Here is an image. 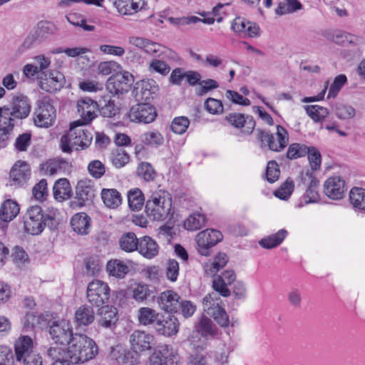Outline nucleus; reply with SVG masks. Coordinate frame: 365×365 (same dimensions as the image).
I'll list each match as a JSON object with an SVG mask.
<instances>
[{
    "instance_id": "nucleus-49",
    "label": "nucleus",
    "mask_w": 365,
    "mask_h": 365,
    "mask_svg": "<svg viewBox=\"0 0 365 365\" xmlns=\"http://www.w3.org/2000/svg\"><path fill=\"white\" fill-rule=\"evenodd\" d=\"M307 115L314 122H322L329 115V112L327 108L318 105H311L304 107Z\"/></svg>"
},
{
    "instance_id": "nucleus-39",
    "label": "nucleus",
    "mask_w": 365,
    "mask_h": 365,
    "mask_svg": "<svg viewBox=\"0 0 365 365\" xmlns=\"http://www.w3.org/2000/svg\"><path fill=\"white\" fill-rule=\"evenodd\" d=\"M228 262V257L225 253H219L212 262L204 265L205 272L208 276H214L220 269L223 268Z\"/></svg>"
},
{
    "instance_id": "nucleus-7",
    "label": "nucleus",
    "mask_w": 365,
    "mask_h": 365,
    "mask_svg": "<svg viewBox=\"0 0 365 365\" xmlns=\"http://www.w3.org/2000/svg\"><path fill=\"white\" fill-rule=\"evenodd\" d=\"M47 219L52 220L48 216L45 217L41 207L38 205L31 206L24 215V227L26 232L37 235L44 230Z\"/></svg>"
},
{
    "instance_id": "nucleus-54",
    "label": "nucleus",
    "mask_w": 365,
    "mask_h": 365,
    "mask_svg": "<svg viewBox=\"0 0 365 365\" xmlns=\"http://www.w3.org/2000/svg\"><path fill=\"white\" fill-rule=\"evenodd\" d=\"M309 148L304 144L292 143L288 148L287 157L290 160L304 157L309 153Z\"/></svg>"
},
{
    "instance_id": "nucleus-3",
    "label": "nucleus",
    "mask_w": 365,
    "mask_h": 365,
    "mask_svg": "<svg viewBox=\"0 0 365 365\" xmlns=\"http://www.w3.org/2000/svg\"><path fill=\"white\" fill-rule=\"evenodd\" d=\"M83 125L71 123L70 130L61 138V148L63 153H71L73 149L76 150L87 148L91 143L93 136Z\"/></svg>"
},
{
    "instance_id": "nucleus-34",
    "label": "nucleus",
    "mask_w": 365,
    "mask_h": 365,
    "mask_svg": "<svg viewBox=\"0 0 365 365\" xmlns=\"http://www.w3.org/2000/svg\"><path fill=\"white\" fill-rule=\"evenodd\" d=\"M31 175V170L27 163L19 162L16 163L10 171V178L18 185L25 182Z\"/></svg>"
},
{
    "instance_id": "nucleus-48",
    "label": "nucleus",
    "mask_w": 365,
    "mask_h": 365,
    "mask_svg": "<svg viewBox=\"0 0 365 365\" xmlns=\"http://www.w3.org/2000/svg\"><path fill=\"white\" fill-rule=\"evenodd\" d=\"M110 159L113 166L121 168L129 163L130 155L123 148H118L111 152Z\"/></svg>"
},
{
    "instance_id": "nucleus-12",
    "label": "nucleus",
    "mask_w": 365,
    "mask_h": 365,
    "mask_svg": "<svg viewBox=\"0 0 365 365\" xmlns=\"http://www.w3.org/2000/svg\"><path fill=\"white\" fill-rule=\"evenodd\" d=\"M77 110L80 119L73 121V124L88 125L96 118L98 104L90 98H82L77 101Z\"/></svg>"
},
{
    "instance_id": "nucleus-6",
    "label": "nucleus",
    "mask_w": 365,
    "mask_h": 365,
    "mask_svg": "<svg viewBox=\"0 0 365 365\" xmlns=\"http://www.w3.org/2000/svg\"><path fill=\"white\" fill-rule=\"evenodd\" d=\"M202 303L204 312L213 317L220 327L228 326L229 317L225 309L220 305L222 300L217 293L212 292L207 294L204 297Z\"/></svg>"
},
{
    "instance_id": "nucleus-15",
    "label": "nucleus",
    "mask_w": 365,
    "mask_h": 365,
    "mask_svg": "<svg viewBox=\"0 0 365 365\" xmlns=\"http://www.w3.org/2000/svg\"><path fill=\"white\" fill-rule=\"evenodd\" d=\"M157 116L155 108L148 103H138L133 106L128 114L132 122L150 123Z\"/></svg>"
},
{
    "instance_id": "nucleus-20",
    "label": "nucleus",
    "mask_w": 365,
    "mask_h": 365,
    "mask_svg": "<svg viewBox=\"0 0 365 365\" xmlns=\"http://www.w3.org/2000/svg\"><path fill=\"white\" fill-rule=\"evenodd\" d=\"M179 294L173 290H166L161 292L157 297V302L160 309L165 312H177L180 309Z\"/></svg>"
},
{
    "instance_id": "nucleus-30",
    "label": "nucleus",
    "mask_w": 365,
    "mask_h": 365,
    "mask_svg": "<svg viewBox=\"0 0 365 365\" xmlns=\"http://www.w3.org/2000/svg\"><path fill=\"white\" fill-rule=\"evenodd\" d=\"M138 251L145 258L152 259L158 255L159 247L150 237L144 236L139 239Z\"/></svg>"
},
{
    "instance_id": "nucleus-9",
    "label": "nucleus",
    "mask_w": 365,
    "mask_h": 365,
    "mask_svg": "<svg viewBox=\"0 0 365 365\" xmlns=\"http://www.w3.org/2000/svg\"><path fill=\"white\" fill-rule=\"evenodd\" d=\"M222 240V233L214 229L200 232L196 236L197 250L203 256L210 254V249Z\"/></svg>"
},
{
    "instance_id": "nucleus-31",
    "label": "nucleus",
    "mask_w": 365,
    "mask_h": 365,
    "mask_svg": "<svg viewBox=\"0 0 365 365\" xmlns=\"http://www.w3.org/2000/svg\"><path fill=\"white\" fill-rule=\"evenodd\" d=\"M70 167V163L62 158H54L41 165V170L44 175H54L65 171Z\"/></svg>"
},
{
    "instance_id": "nucleus-2",
    "label": "nucleus",
    "mask_w": 365,
    "mask_h": 365,
    "mask_svg": "<svg viewBox=\"0 0 365 365\" xmlns=\"http://www.w3.org/2000/svg\"><path fill=\"white\" fill-rule=\"evenodd\" d=\"M172 200L163 190L153 192L145 203V212L149 217L156 221H164L171 215Z\"/></svg>"
},
{
    "instance_id": "nucleus-51",
    "label": "nucleus",
    "mask_w": 365,
    "mask_h": 365,
    "mask_svg": "<svg viewBox=\"0 0 365 365\" xmlns=\"http://www.w3.org/2000/svg\"><path fill=\"white\" fill-rule=\"evenodd\" d=\"M331 40L338 44H357L361 38L356 36L342 31H337L332 34Z\"/></svg>"
},
{
    "instance_id": "nucleus-5",
    "label": "nucleus",
    "mask_w": 365,
    "mask_h": 365,
    "mask_svg": "<svg viewBox=\"0 0 365 365\" xmlns=\"http://www.w3.org/2000/svg\"><path fill=\"white\" fill-rule=\"evenodd\" d=\"M202 303L204 312L213 317L220 327L228 326L229 317L225 309L220 305L222 300L217 293L212 292L207 294L204 297Z\"/></svg>"
},
{
    "instance_id": "nucleus-25",
    "label": "nucleus",
    "mask_w": 365,
    "mask_h": 365,
    "mask_svg": "<svg viewBox=\"0 0 365 365\" xmlns=\"http://www.w3.org/2000/svg\"><path fill=\"white\" fill-rule=\"evenodd\" d=\"M345 190V182L339 176L331 177L324 182V192L330 199H341Z\"/></svg>"
},
{
    "instance_id": "nucleus-63",
    "label": "nucleus",
    "mask_w": 365,
    "mask_h": 365,
    "mask_svg": "<svg viewBox=\"0 0 365 365\" xmlns=\"http://www.w3.org/2000/svg\"><path fill=\"white\" fill-rule=\"evenodd\" d=\"M346 82V77L345 75L341 74L337 76L332 84L330 86L327 98H335L339 93L342 86Z\"/></svg>"
},
{
    "instance_id": "nucleus-64",
    "label": "nucleus",
    "mask_w": 365,
    "mask_h": 365,
    "mask_svg": "<svg viewBox=\"0 0 365 365\" xmlns=\"http://www.w3.org/2000/svg\"><path fill=\"white\" fill-rule=\"evenodd\" d=\"M205 108L211 114L219 115L223 113L222 101L213 98H208L205 101Z\"/></svg>"
},
{
    "instance_id": "nucleus-38",
    "label": "nucleus",
    "mask_w": 365,
    "mask_h": 365,
    "mask_svg": "<svg viewBox=\"0 0 365 365\" xmlns=\"http://www.w3.org/2000/svg\"><path fill=\"white\" fill-rule=\"evenodd\" d=\"M19 205L11 200L4 201L0 208V219L4 222H9L16 217L19 212Z\"/></svg>"
},
{
    "instance_id": "nucleus-19",
    "label": "nucleus",
    "mask_w": 365,
    "mask_h": 365,
    "mask_svg": "<svg viewBox=\"0 0 365 365\" xmlns=\"http://www.w3.org/2000/svg\"><path fill=\"white\" fill-rule=\"evenodd\" d=\"M178 319L173 315H168L164 317L161 314L158 319L154 328L160 335L172 336L177 334L179 330Z\"/></svg>"
},
{
    "instance_id": "nucleus-16",
    "label": "nucleus",
    "mask_w": 365,
    "mask_h": 365,
    "mask_svg": "<svg viewBox=\"0 0 365 365\" xmlns=\"http://www.w3.org/2000/svg\"><path fill=\"white\" fill-rule=\"evenodd\" d=\"M225 120L232 127L240 130L244 135L251 134L255 127V121L251 115H245L240 113H230Z\"/></svg>"
},
{
    "instance_id": "nucleus-50",
    "label": "nucleus",
    "mask_w": 365,
    "mask_h": 365,
    "mask_svg": "<svg viewBox=\"0 0 365 365\" xmlns=\"http://www.w3.org/2000/svg\"><path fill=\"white\" fill-rule=\"evenodd\" d=\"M206 218L205 215L199 213H193L190 215L185 221L184 227L190 231H195L200 230L205 225Z\"/></svg>"
},
{
    "instance_id": "nucleus-32",
    "label": "nucleus",
    "mask_w": 365,
    "mask_h": 365,
    "mask_svg": "<svg viewBox=\"0 0 365 365\" xmlns=\"http://www.w3.org/2000/svg\"><path fill=\"white\" fill-rule=\"evenodd\" d=\"M115 5L118 12L123 15H132L145 6L144 0H116Z\"/></svg>"
},
{
    "instance_id": "nucleus-59",
    "label": "nucleus",
    "mask_w": 365,
    "mask_h": 365,
    "mask_svg": "<svg viewBox=\"0 0 365 365\" xmlns=\"http://www.w3.org/2000/svg\"><path fill=\"white\" fill-rule=\"evenodd\" d=\"M217 88H219V83L217 81L211 78L203 80L200 82L196 93L197 96H202Z\"/></svg>"
},
{
    "instance_id": "nucleus-4",
    "label": "nucleus",
    "mask_w": 365,
    "mask_h": 365,
    "mask_svg": "<svg viewBox=\"0 0 365 365\" xmlns=\"http://www.w3.org/2000/svg\"><path fill=\"white\" fill-rule=\"evenodd\" d=\"M319 181L312 173H309V172H302L300 173L297 187L305 189V192L298 205L299 207H302L310 203H317L319 201Z\"/></svg>"
},
{
    "instance_id": "nucleus-8",
    "label": "nucleus",
    "mask_w": 365,
    "mask_h": 365,
    "mask_svg": "<svg viewBox=\"0 0 365 365\" xmlns=\"http://www.w3.org/2000/svg\"><path fill=\"white\" fill-rule=\"evenodd\" d=\"M56 119V110L51 99L43 97L38 101V107L34 113V124L39 128H49Z\"/></svg>"
},
{
    "instance_id": "nucleus-55",
    "label": "nucleus",
    "mask_w": 365,
    "mask_h": 365,
    "mask_svg": "<svg viewBox=\"0 0 365 365\" xmlns=\"http://www.w3.org/2000/svg\"><path fill=\"white\" fill-rule=\"evenodd\" d=\"M143 142L150 146L158 147L164 143V138L158 130L145 133L143 135Z\"/></svg>"
},
{
    "instance_id": "nucleus-44",
    "label": "nucleus",
    "mask_w": 365,
    "mask_h": 365,
    "mask_svg": "<svg viewBox=\"0 0 365 365\" xmlns=\"http://www.w3.org/2000/svg\"><path fill=\"white\" fill-rule=\"evenodd\" d=\"M287 235V230L282 229L277 233L271 235L259 241V245L266 249L274 248L280 245Z\"/></svg>"
},
{
    "instance_id": "nucleus-11",
    "label": "nucleus",
    "mask_w": 365,
    "mask_h": 365,
    "mask_svg": "<svg viewBox=\"0 0 365 365\" xmlns=\"http://www.w3.org/2000/svg\"><path fill=\"white\" fill-rule=\"evenodd\" d=\"M110 288L108 285L101 280H93L87 287V299L93 305L99 307L108 301Z\"/></svg>"
},
{
    "instance_id": "nucleus-10",
    "label": "nucleus",
    "mask_w": 365,
    "mask_h": 365,
    "mask_svg": "<svg viewBox=\"0 0 365 365\" xmlns=\"http://www.w3.org/2000/svg\"><path fill=\"white\" fill-rule=\"evenodd\" d=\"M129 344L130 349L140 355L153 349L155 338L145 331L135 330L129 336Z\"/></svg>"
},
{
    "instance_id": "nucleus-62",
    "label": "nucleus",
    "mask_w": 365,
    "mask_h": 365,
    "mask_svg": "<svg viewBox=\"0 0 365 365\" xmlns=\"http://www.w3.org/2000/svg\"><path fill=\"white\" fill-rule=\"evenodd\" d=\"M166 277L170 282H175L179 275V264L175 259L168 260L165 264Z\"/></svg>"
},
{
    "instance_id": "nucleus-61",
    "label": "nucleus",
    "mask_w": 365,
    "mask_h": 365,
    "mask_svg": "<svg viewBox=\"0 0 365 365\" xmlns=\"http://www.w3.org/2000/svg\"><path fill=\"white\" fill-rule=\"evenodd\" d=\"M88 170L92 177L96 179H99L105 174L106 168L101 161L94 160L89 163Z\"/></svg>"
},
{
    "instance_id": "nucleus-60",
    "label": "nucleus",
    "mask_w": 365,
    "mask_h": 365,
    "mask_svg": "<svg viewBox=\"0 0 365 365\" xmlns=\"http://www.w3.org/2000/svg\"><path fill=\"white\" fill-rule=\"evenodd\" d=\"M148 69L150 72H155L163 76H166L170 71V67L165 61L159 59H153L149 63Z\"/></svg>"
},
{
    "instance_id": "nucleus-24",
    "label": "nucleus",
    "mask_w": 365,
    "mask_h": 365,
    "mask_svg": "<svg viewBox=\"0 0 365 365\" xmlns=\"http://www.w3.org/2000/svg\"><path fill=\"white\" fill-rule=\"evenodd\" d=\"M157 91L155 82L152 79H147L137 82L133 93L137 101H149Z\"/></svg>"
},
{
    "instance_id": "nucleus-41",
    "label": "nucleus",
    "mask_w": 365,
    "mask_h": 365,
    "mask_svg": "<svg viewBox=\"0 0 365 365\" xmlns=\"http://www.w3.org/2000/svg\"><path fill=\"white\" fill-rule=\"evenodd\" d=\"M101 198L105 205L109 208H116L121 204V196L115 189H103Z\"/></svg>"
},
{
    "instance_id": "nucleus-43",
    "label": "nucleus",
    "mask_w": 365,
    "mask_h": 365,
    "mask_svg": "<svg viewBox=\"0 0 365 365\" xmlns=\"http://www.w3.org/2000/svg\"><path fill=\"white\" fill-rule=\"evenodd\" d=\"M138 244L139 239L131 232L124 233L119 240L120 247L127 252L138 250Z\"/></svg>"
},
{
    "instance_id": "nucleus-53",
    "label": "nucleus",
    "mask_w": 365,
    "mask_h": 365,
    "mask_svg": "<svg viewBox=\"0 0 365 365\" xmlns=\"http://www.w3.org/2000/svg\"><path fill=\"white\" fill-rule=\"evenodd\" d=\"M161 354L165 365H178L180 356L178 352L168 345L161 346Z\"/></svg>"
},
{
    "instance_id": "nucleus-37",
    "label": "nucleus",
    "mask_w": 365,
    "mask_h": 365,
    "mask_svg": "<svg viewBox=\"0 0 365 365\" xmlns=\"http://www.w3.org/2000/svg\"><path fill=\"white\" fill-rule=\"evenodd\" d=\"M160 313L150 307H141L138 311V319L144 326H155Z\"/></svg>"
},
{
    "instance_id": "nucleus-27",
    "label": "nucleus",
    "mask_w": 365,
    "mask_h": 365,
    "mask_svg": "<svg viewBox=\"0 0 365 365\" xmlns=\"http://www.w3.org/2000/svg\"><path fill=\"white\" fill-rule=\"evenodd\" d=\"M98 324L104 328L113 329L118 320V311L111 306L102 307L98 311Z\"/></svg>"
},
{
    "instance_id": "nucleus-57",
    "label": "nucleus",
    "mask_w": 365,
    "mask_h": 365,
    "mask_svg": "<svg viewBox=\"0 0 365 365\" xmlns=\"http://www.w3.org/2000/svg\"><path fill=\"white\" fill-rule=\"evenodd\" d=\"M190 125V120L185 116L175 118L171 124L172 131L176 134L182 135L185 133Z\"/></svg>"
},
{
    "instance_id": "nucleus-23",
    "label": "nucleus",
    "mask_w": 365,
    "mask_h": 365,
    "mask_svg": "<svg viewBox=\"0 0 365 365\" xmlns=\"http://www.w3.org/2000/svg\"><path fill=\"white\" fill-rule=\"evenodd\" d=\"M236 279V275L232 270H226L221 274L217 275L212 281V287L216 292L224 297L230 295V291L228 286L232 284Z\"/></svg>"
},
{
    "instance_id": "nucleus-13",
    "label": "nucleus",
    "mask_w": 365,
    "mask_h": 365,
    "mask_svg": "<svg viewBox=\"0 0 365 365\" xmlns=\"http://www.w3.org/2000/svg\"><path fill=\"white\" fill-rule=\"evenodd\" d=\"M49 334L54 342L60 345H68L75 334L69 322L66 320L53 322L50 327Z\"/></svg>"
},
{
    "instance_id": "nucleus-42",
    "label": "nucleus",
    "mask_w": 365,
    "mask_h": 365,
    "mask_svg": "<svg viewBox=\"0 0 365 365\" xmlns=\"http://www.w3.org/2000/svg\"><path fill=\"white\" fill-rule=\"evenodd\" d=\"M144 51L145 53L150 55L158 57H160L163 55H166L172 58H174L176 56V53L172 50H170L161 44L151 41L150 40L148 41Z\"/></svg>"
},
{
    "instance_id": "nucleus-35",
    "label": "nucleus",
    "mask_w": 365,
    "mask_h": 365,
    "mask_svg": "<svg viewBox=\"0 0 365 365\" xmlns=\"http://www.w3.org/2000/svg\"><path fill=\"white\" fill-rule=\"evenodd\" d=\"M16 118L7 106H0V131L6 135H9L15 125Z\"/></svg>"
},
{
    "instance_id": "nucleus-21",
    "label": "nucleus",
    "mask_w": 365,
    "mask_h": 365,
    "mask_svg": "<svg viewBox=\"0 0 365 365\" xmlns=\"http://www.w3.org/2000/svg\"><path fill=\"white\" fill-rule=\"evenodd\" d=\"M44 78L40 81L41 89L48 93L56 92L62 88L65 83V78L62 73L58 71H51L46 73Z\"/></svg>"
},
{
    "instance_id": "nucleus-33",
    "label": "nucleus",
    "mask_w": 365,
    "mask_h": 365,
    "mask_svg": "<svg viewBox=\"0 0 365 365\" xmlns=\"http://www.w3.org/2000/svg\"><path fill=\"white\" fill-rule=\"evenodd\" d=\"M95 320V312L88 305L79 307L75 312V323L77 327H85L92 324Z\"/></svg>"
},
{
    "instance_id": "nucleus-36",
    "label": "nucleus",
    "mask_w": 365,
    "mask_h": 365,
    "mask_svg": "<svg viewBox=\"0 0 365 365\" xmlns=\"http://www.w3.org/2000/svg\"><path fill=\"white\" fill-rule=\"evenodd\" d=\"M53 196L55 199L63 201L68 199L71 195V187L66 178H60L56 181L53 187Z\"/></svg>"
},
{
    "instance_id": "nucleus-52",
    "label": "nucleus",
    "mask_w": 365,
    "mask_h": 365,
    "mask_svg": "<svg viewBox=\"0 0 365 365\" xmlns=\"http://www.w3.org/2000/svg\"><path fill=\"white\" fill-rule=\"evenodd\" d=\"M197 330L203 336H213L217 333V328L211 319L207 317H202L196 326Z\"/></svg>"
},
{
    "instance_id": "nucleus-45",
    "label": "nucleus",
    "mask_w": 365,
    "mask_h": 365,
    "mask_svg": "<svg viewBox=\"0 0 365 365\" xmlns=\"http://www.w3.org/2000/svg\"><path fill=\"white\" fill-rule=\"evenodd\" d=\"M127 196L129 207L132 210H140L143 207L145 198L143 192L140 189L130 190L128 191Z\"/></svg>"
},
{
    "instance_id": "nucleus-46",
    "label": "nucleus",
    "mask_w": 365,
    "mask_h": 365,
    "mask_svg": "<svg viewBox=\"0 0 365 365\" xmlns=\"http://www.w3.org/2000/svg\"><path fill=\"white\" fill-rule=\"evenodd\" d=\"M349 200L354 208L365 210V189L352 188L349 192Z\"/></svg>"
},
{
    "instance_id": "nucleus-17",
    "label": "nucleus",
    "mask_w": 365,
    "mask_h": 365,
    "mask_svg": "<svg viewBox=\"0 0 365 365\" xmlns=\"http://www.w3.org/2000/svg\"><path fill=\"white\" fill-rule=\"evenodd\" d=\"M110 357L118 365H137L140 362V354L131 349H127L121 345H117L112 348Z\"/></svg>"
},
{
    "instance_id": "nucleus-58",
    "label": "nucleus",
    "mask_w": 365,
    "mask_h": 365,
    "mask_svg": "<svg viewBox=\"0 0 365 365\" xmlns=\"http://www.w3.org/2000/svg\"><path fill=\"white\" fill-rule=\"evenodd\" d=\"M294 186V181L290 178H287L280 187L274 192V195L281 200H286L292 195Z\"/></svg>"
},
{
    "instance_id": "nucleus-40",
    "label": "nucleus",
    "mask_w": 365,
    "mask_h": 365,
    "mask_svg": "<svg viewBox=\"0 0 365 365\" xmlns=\"http://www.w3.org/2000/svg\"><path fill=\"white\" fill-rule=\"evenodd\" d=\"M106 270L109 275L116 278L123 279L128 272V267L119 259H112L108 262Z\"/></svg>"
},
{
    "instance_id": "nucleus-14",
    "label": "nucleus",
    "mask_w": 365,
    "mask_h": 365,
    "mask_svg": "<svg viewBox=\"0 0 365 365\" xmlns=\"http://www.w3.org/2000/svg\"><path fill=\"white\" fill-rule=\"evenodd\" d=\"M259 138L263 143H267L271 150L279 152L283 150L288 143V133L281 125H277L275 136L272 134L261 131Z\"/></svg>"
},
{
    "instance_id": "nucleus-29",
    "label": "nucleus",
    "mask_w": 365,
    "mask_h": 365,
    "mask_svg": "<svg viewBox=\"0 0 365 365\" xmlns=\"http://www.w3.org/2000/svg\"><path fill=\"white\" fill-rule=\"evenodd\" d=\"M14 349L16 361H21L23 358L34 352L32 339L27 336L19 337L15 341Z\"/></svg>"
},
{
    "instance_id": "nucleus-28",
    "label": "nucleus",
    "mask_w": 365,
    "mask_h": 365,
    "mask_svg": "<svg viewBox=\"0 0 365 365\" xmlns=\"http://www.w3.org/2000/svg\"><path fill=\"white\" fill-rule=\"evenodd\" d=\"M71 226L76 233L88 235L91 227V218L86 212L76 213L71 219Z\"/></svg>"
},
{
    "instance_id": "nucleus-47",
    "label": "nucleus",
    "mask_w": 365,
    "mask_h": 365,
    "mask_svg": "<svg viewBox=\"0 0 365 365\" xmlns=\"http://www.w3.org/2000/svg\"><path fill=\"white\" fill-rule=\"evenodd\" d=\"M302 8V4L298 0H285L284 2H279L275 9L276 14L282 16L294 13Z\"/></svg>"
},
{
    "instance_id": "nucleus-18",
    "label": "nucleus",
    "mask_w": 365,
    "mask_h": 365,
    "mask_svg": "<svg viewBox=\"0 0 365 365\" xmlns=\"http://www.w3.org/2000/svg\"><path fill=\"white\" fill-rule=\"evenodd\" d=\"M133 81V76L129 72L125 71L123 73L110 77L108 81L107 88L110 93L123 94L128 91Z\"/></svg>"
},
{
    "instance_id": "nucleus-1",
    "label": "nucleus",
    "mask_w": 365,
    "mask_h": 365,
    "mask_svg": "<svg viewBox=\"0 0 365 365\" xmlns=\"http://www.w3.org/2000/svg\"><path fill=\"white\" fill-rule=\"evenodd\" d=\"M67 346V355L73 364L84 363L92 359L98 350L93 339L81 334H75Z\"/></svg>"
},
{
    "instance_id": "nucleus-26",
    "label": "nucleus",
    "mask_w": 365,
    "mask_h": 365,
    "mask_svg": "<svg viewBox=\"0 0 365 365\" xmlns=\"http://www.w3.org/2000/svg\"><path fill=\"white\" fill-rule=\"evenodd\" d=\"M95 197V189L92 182L88 179L81 180L76 187V198L78 205L82 207L91 202Z\"/></svg>"
},
{
    "instance_id": "nucleus-56",
    "label": "nucleus",
    "mask_w": 365,
    "mask_h": 365,
    "mask_svg": "<svg viewBox=\"0 0 365 365\" xmlns=\"http://www.w3.org/2000/svg\"><path fill=\"white\" fill-rule=\"evenodd\" d=\"M137 174L140 178L147 182L154 180L156 177V173L153 168L148 163H140L137 168Z\"/></svg>"
},
{
    "instance_id": "nucleus-22",
    "label": "nucleus",
    "mask_w": 365,
    "mask_h": 365,
    "mask_svg": "<svg viewBox=\"0 0 365 365\" xmlns=\"http://www.w3.org/2000/svg\"><path fill=\"white\" fill-rule=\"evenodd\" d=\"M6 106L16 119H24L31 112V103L29 98L23 95L14 96L10 104Z\"/></svg>"
}]
</instances>
